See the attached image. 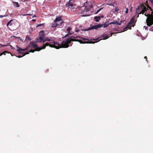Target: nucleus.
I'll return each mask as SVG.
<instances>
[{"mask_svg": "<svg viewBox=\"0 0 153 153\" xmlns=\"http://www.w3.org/2000/svg\"><path fill=\"white\" fill-rule=\"evenodd\" d=\"M78 38L81 39H83L84 40H87L81 36H71L65 40L63 41L61 43H59L54 41V38L53 37H46L43 40L42 39L39 37L36 39V42H42L43 46L39 47L36 44L31 42L28 47L24 49H22L17 46L16 51H18V54L20 55L18 57H22L26 54H29V52L33 53L35 51H39L42 49H45L46 46H49L50 47L55 48L57 49L61 48H67L69 46V44L71 43V41H75V39Z\"/></svg>", "mask_w": 153, "mask_h": 153, "instance_id": "obj_1", "label": "nucleus"}, {"mask_svg": "<svg viewBox=\"0 0 153 153\" xmlns=\"http://www.w3.org/2000/svg\"><path fill=\"white\" fill-rule=\"evenodd\" d=\"M149 9L145 6L140 5L136 8L135 12V16H137V18L139 16V14H144L146 12H147Z\"/></svg>", "mask_w": 153, "mask_h": 153, "instance_id": "obj_2", "label": "nucleus"}, {"mask_svg": "<svg viewBox=\"0 0 153 153\" xmlns=\"http://www.w3.org/2000/svg\"><path fill=\"white\" fill-rule=\"evenodd\" d=\"M146 12V13L144 14V15L148 17L146 20L147 25L148 26H150L153 24V15H151V14H150V13L147 14V12Z\"/></svg>", "mask_w": 153, "mask_h": 153, "instance_id": "obj_3", "label": "nucleus"}, {"mask_svg": "<svg viewBox=\"0 0 153 153\" xmlns=\"http://www.w3.org/2000/svg\"><path fill=\"white\" fill-rule=\"evenodd\" d=\"M137 18V16H135V15L131 19L130 21L129 22L127 25L126 27L124 28L123 29V31H124L126 30V29L127 28H128L129 26L130 25L133 23H134V20L136 18Z\"/></svg>", "mask_w": 153, "mask_h": 153, "instance_id": "obj_4", "label": "nucleus"}, {"mask_svg": "<svg viewBox=\"0 0 153 153\" xmlns=\"http://www.w3.org/2000/svg\"><path fill=\"white\" fill-rule=\"evenodd\" d=\"M74 1L73 0H69V1L67 3L65 4V6L67 7H72L73 6Z\"/></svg>", "mask_w": 153, "mask_h": 153, "instance_id": "obj_5", "label": "nucleus"}, {"mask_svg": "<svg viewBox=\"0 0 153 153\" xmlns=\"http://www.w3.org/2000/svg\"><path fill=\"white\" fill-rule=\"evenodd\" d=\"M112 35V34L111 33H110L108 34H103L102 35V37L104 38L103 39H106L109 37L111 36Z\"/></svg>", "mask_w": 153, "mask_h": 153, "instance_id": "obj_6", "label": "nucleus"}, {"mask_svg": "<svg viewBox=\"0 0 153 153\" xmlns=\"http://www.w3.org/2000/svg\"><path fill=\"white\" fill-rule=\"evenodd\" d=\"M44 32L43 30H41L39 32V36L43 39L45 37Z\"/></svg>", "mask_w": 153, "mask_h": 153, "instance_id": "obj_7", "label": "nucleus"}, {"mask_svg": "<svg viewBox=\"0 0 153 153\" xmlns=\"http://www.w3.org/2000/svg\"><path fill=\"white\" fill-rule=\"evenodd\" d=\"M87 30V29H82V26H80L78 28H76L75 31V32H77L79 31H81V30L85 31V30Z\"/></svg>", "mask_w": 153, "mask_h": 153, "instance_id": "obj_8", "label": "nucleus"}, {"mask_svg": "<svg viewBox=\"0 0 153 153\" xmlns=\"http://www.w3.org/2000/svg\"><path fill=\"white\" fill-rule=\"evenodd\" d=\"M122 20L120 21V22H118L116 21H115L111 22L109 23V25H112V24H116L119 25H121L122 23Z\"/></svg>", "mask_w": 153, "mask_h": 153, "instance_id": "obj_9", "label": "nucleus"}, {"mask_svg": "<svg viewBox=\"0 0 153 153\" xmlns=\"http://www.w3.org/2000/svg\"><path fill=\"white\" fill-rule=\"evenodd\" d=\"M97 29V25H94L88 28L87 30H85L86 31L89 30H91L96 29Z\"/></svg>", "mask_w": 153, "mask_h": 153, "instance_id": "obj_10", "label": "nucleus"}, {"mask_svg": "<svg viewBox=\"0 0 153 153\" xmlns=\"http://www.w3.org/2000/svg\"><path fill=\"white\" fill-rule=\"evenodd\" d=\"M61 16H58L54 20V22L56 23L58 22L61 21Z\"/></svg>", "mask_w": 153, "mask_h": 153, "instance_id": "obj_11", "label": "nucleus"}, {"mask_svg": "<svg viewBox=\"0 0 153 153\" xmlns=\"http://www.w3.org/2000/svg\"><path fill=\"white\" fill-rule=\"evenodd\" d=\"M87 3V1H86L85 3ZM85 3H84V5H83L81 7V10H82V12H83L84 11H85Z\"/></svg>", "mask_w": 153, "mask_h": 153, "instance_id": "obj_12", "label": "nucleus"}, {"mask_svg": "<svg viewBox=\"0 0 153 153\" xmlns=\"http://www.w3.org/2000/svg\"><path fill=\"white\" fill-rule=\"evenodd\" d=\"M94 19L96 22H98L100 20V17L99 16H95L94 17Z\"/></svg>", "mask_w": 153, "mask_h": 153, "instance_id": "obj_13", "label": "nucleus"}, {"mask_svg": "<svg viewBox=\"0 0 153 153\" xmlns=\"http://www.w3.org/2000/svg\"><path fill=\"white\" fill-rule=\"evenodd\" d=\"M13 3L14 6L16 7H18L20 6L19 5V3L18 2H13Z\"/></svg>", "mask_w": 153, "mask_h": 153, "instance_id": "obj_14", "label": "nucleus"}, {"mask_svg": "<svg viewBox=\"0 0 153 153\" xmlns=\"http://www.w3.org/2000/svg\"><path fill=\"white\" fill-rule=\"evenodd\" d=\"M56 24H53L52 26V27L53 28H55L56 26H58L59 24L56 23Z\"/></svg>", "mask_w": 153, "mask_h": 153, "instance_id": "obj_15", "label": "nucleus"}, {"mask_svg": "<svg viewBox=\"0 0 153 153\" xmlns=\"http://www.w3.org/2000/svg\"><path fill=\"white\" fill-rule=\"evenodd\" d=\"M90 9V7H88L87 6H86L85 7V12H88L89 11Z\"/></svg>", "mask_w": 153, "mask_h": 153, "instance_id": "obj_16", "label": "nucleus"}, {"mask_svg": "<svg viewBox=\"0 0 153 153\" xmlns=\"http://www.w3.org/2000/svg\"><path fill=\"white\" fill-rule=\"evenodd\" d=\"M97 28H101L102 27V24H98L97 25Z\"/></svg>", "mask_w": 153, "mask_h": 153, "instance_id": "obj_17", "label": "nucleus"}, {"mask_svg": "<svg viewBox=\"0 0 153 153\" xmlns=\"http://www.w3.org/2000/svg\"><path fill=\"white\" fill-rule=\"evenodd\" d=\"M71 30V27H68V28L67 29V31H68V33H69L70 34H72L71 33H70V30Z\"/></svg>", "mask_w": 153, "mask_h": 153, "instance_id": "obj_18", "label": "nucleus"}, {"mask_svg": "<svg viewBox=\"0 0 153 153\" xmlns=\"http://www.w3.org/2000/svg\"><path fill=\"white\" fill-rule=\"evenodd\" d=\"M9 44H10V43H7V45H2L1 44H0V48L1 47H4L6 46L7 45H9Z\"/></svg>", "mask_w": 153, "mask_h": 153, "instance_id": "obj_19", "label": "nucleus"}, {"mask_svg": "<svg viewBox=\"0 0 153 153\" xmlns=\"http://www.w3.org/2000/svg\"><path fill=\"white\" fill-rule=\"evenodd\" d=\"M44 24H40L38 25L36 27H41V26H42L43 27H44Z\"/></svg>", "mask_w": 153, "mask_h": 153, "instance_id": "obj_20", "label": "nucleus"}, {"mask_svg": "<svg viewBox=\"0 0 153 153\" xmlns=\"http://www.w3.org/2000/svg\"><path fill=\"white\" fill-rule=\"evenodd\" d=\"M109 25V24H106L105 23L104 24H102V27H104V28H105L107 27Z\"/></svg>", "mask_w": 153, "mask_h": 153, "instance_id": "obj_21", "label": "nucleus"}, {"mask_svg": "<svg viewBox=\"0 0 153 153\" xmlns=\"http://www.w3.org/2000/svg\"><path fill=\"white\" fill-rule=\"evenodd\" d=\"M26 40H28V41H31V39L28 36H27L26 37Z\"/></svg>", "mask_w": 153, "mask_h": 153, "instance_id": "obj_22", "label": "nucleus"}, {"mask_svg": "<svg viewBox=\"0 0 153 153\" xmlns=\"http://www.w3.org/2000/svg\"><path fill=\"white\" fill-rule=\"evenodd\" d=\"M102 8H100V9L98 10L96 12L95 14L98 13L100 11H101L102 10Z\"/></svg>", "mask_w": 153, "mask_h": 153, "instance_id": "obj_23", "label": "nucleus"}, {"mask_svg": "<svg viewBox=\"0 0 153 153\" xmlns=\"http://www.w3.org/2000/svg\"><path fill=\"white\" fill-rule=\"evenodd\" d=\"M125 8L126 10L125 12L126 14H127L128 10V8H126V7H125Z\"/></svg>", "mask_w": 153, "mask_h": 153, "instance_id": "obj_24", "label": "nucleus"}, {"mask_svg": "<svg viewBox=\"0 0 153 153\" xmlns=\"http://www.w3.org/2000/svg\"><path fill=\"white\" fill-rule=\"evenodd\" d=\"M12 20H10L9 21L7 24V26H8V25L12 21Z\"/></svg>", "mask_w": 153, "mask_h": 153, "instance_id": "obj_25", "label": "nucleus"}, {"mask_svg": "<svg viewBox=\"0 0 153 153\" xmlns=\"http://www.w3.org/2000/svg\"><path fill=\"white\" fill-rule=\"evenodd\" d=\"M115 12H118V11L119 10L118 8L117 7H116L114 8Z\"/></svg>", "mask_w": 153, "mask_h": 153, "instance_id": "obj_26", "label": "nucleus"}, {"mask_svg": "<svg viewBox=\"0 0 153 153\" xmlns=\"http://www.w3.org/2000/svg\"><path fill=\"white\" fill-rule=\"evenodd\" d=\"M107 5H109L110 6H114V5L113 4H112L111 3H108L107 4Z\"/></svg>", "mask_w": 153, "mask_h": 153, "instance_id": "obj_27", "label": "nucleus"}, {"mask_svg": "<svg viewBox=\"0 0 153 153\" xmlns=\"http://www.w3.org/2000/svg\"><path fill=\"white\" fill-rule=\"evenodd\" d=\"M17 38L18 39L19 41L23 42L22 39L20 37H18Z\"/></svg>", "mask_w": 153, "mask_h": 153, "instance_id": "obj_28", "label": "nucleus"}, {"mask_svg": "<svg viewBox=\"0 0 153 153\" xmlns=\"http://www.w3.org/2000/svg\"><path fill=\"white\" fill-rule=\"evenodd\" d=\"M63 21H61L60 22H59V25L58 26H61L62 25V23H63Z\"/></svg>", "mask_w": 153, "mask_h": 153, "instance_id": "obj_29", "label": "nucleus"}, {"mask_svg": "<svg viewBox=\"0 0 153 153\" xmlns=\"http://www.w3.org/2000/svg\"><path fill=\"white\" fill-rule=\"evenodd\" d=\"M149 30L153 31V26H152L149 29Z\"/></svg>", "mask_w": 153, "mask_h": 153, "instance_id": "obj_30", "label": "nucleus"}, {"mask_svg": "<svg viewBox=\"0 0 153 153\" xmlns=\"http://www.w3.org/2000/svg\"><path fill=\"white\" fill-rule=\"evenodd\" d=\"M7 53V52H4L3 53H1L0 54V56H1L3 54H4V55H5V53Z\"/></svg>", "mask_w": 153, "mask_h": 153, "instance_id": "obj_31", "label": "nucleus"}, {"mask_svg": "<svg viewBox=\"0 0 153 153\" xmlns=\"http://www.w3.org/2000/svg\"><path fill=\"white\" fill-rule=\"evenodd\" d=\"M144 28H145L146 30H148V28L147 27H146V26H144Z\"/></svg>", "mask_w": 153, "mask_h": 153, "instance_id": "obj_32", "label": "nucleus"}, {"mask_svg": "<svg viewBox=\"0 0 153 153\" xmlns=\"http://www.w3.org/2000/svg\"><path fill=\"white\" fill-rule=\"evenodd\" d=\"M89 16V15H83L82 16V17H85V16Z\"/></svg>", "mask_w": 153, "mask_h": 153, "instance_id": "obj_33", "label": "nucleus"}, {"mask_svg": "<svg viewBox=\"0 0 153 153\" xmlns=\"http://www.w3.org/2000/svg\"><path fill=\"white\" fill-rule=\"evenodd\" d=\"M132 9H133V7H131L130 8V11L131 12L132 11Z\"/></svg>", "mask_w": 153, "mask_h": 153, "instance_id": "obj_34", "label": "nucleus"}, {"mask_svg": "<svg viewBox=\"0 0 153 153\" xmlns=\"http://www.w3.org/2000/svg\"><path fill=\"white\" fill-rule=\"evenodd\" d=\"M2 16V15H0V18H2L3 17H5V16Z\"/></svg>", "mask_w": 153, "mask_h": 153, "instance_id": "obj_35", "label": "nucleus"}, {"mask_svg": "<svg viewBox=\"0 0 153 153\" xmlns=\"http://www.w3.org/2000/svg\"><path fill=\"white\" fill-rule=\"evenodd\" d=\"M100 17V18H103L104 17V16L103 15H102L101 16H99Z\"/></svg>", "mask_w": 153, "mask_h": 153, "instance_id": "obj_36", "label": "nucleus"}, {"mask_svg": "<svg viewBox=\"0 0 153 153\" xmlns=\"http://www.w3.org/2000/svg\"><path fill=\"white\" fill-rule=\"evenodd\" d=\"M93 7V5H90L89 6V7H90V8Z\"/></svg>", "mask_w": 153, "mask_h": 153, "instance_id": "obj_37", "label": "nucleus"}, {"mask_svg": "<svg viewBox=\"0 0 153 153\" xmlns=\"http://www.w3.org/2000/svg\"><path fill=\"white\" fill-rule=\"evenodd\" d=\"M9 45L10 46L11 49H13V46L12 45Z\"/></svg>", "mask_w": 153, "mask_h": 153, "instance_id": "obj_38", "label": "nucleus"}, {"mask_svg": "<svg viewBox=\"0 0 153 153\" xmlns=\"http://www.w3.org/2000/svg\"><path fill=\"white\" fill-rule=\"evenodd\" d=\"M32 21L33 22H35V21H36V20H35V19H32Z\"/></svg>", "mask_w": 153, "mask_h": 153, "instance_id": "obj_39", "label": "nucleus"}, {"mask_svg": "<svg viewBox=\"0 0 153 153\" xmlns=\"http://www.w3.org/2000/svg\"><path fill=\"white\" fill-rule=\"evenodd\" d=\"M149 8L150 9V10H151V11H152V9H151V8H150V7H149Z\"/></svg>", "mask_w": 153, "mask_h": 153, "instance_id": "obj_40", "label": "nucleus"}, {"mask_svg": "<svg viewBox=\"0 0 153 153\" xmlns=\"http://www.w3.org/2000/svg\"><path fill=\"white\" fill-rule=\"evenodd\" d=\"M36 17V16L35 15H34L33 16V17Z\"/></svg>", "mask_w": 153, "mask_h": 153, "instance_id": "obj_41", "label": "nucleus"}, {"mask_svg": "<svg viewBox=\"0 0 153 153\" xmlns=\"http://www.w3.org/2000/svg\"><path fill=\"white\" fill-rule=\"evenodd\" d=\"M14 38H17V37H17L15 36H14Z\"/></svg>", "mask_w": 153, "mask_h": 153, "instance_id": "obj_42", "label": "nucleus"}, {"mask_svg": "<svg viewBox=\"0 0 153 153\" xmlns=\"http://www.w3.org/2000/svg\"><path fill=\"white\" fill-rule=\"evenodd\" d=\"M67 36H68V35H66L65 36V37H67Z\"/></svg>", "mask_w": 153, "mask_h": 153, "instance_id": "obj_43", "label": "nucleus"}, {"mask_svg": "<svg viewBox=\"0 0 153 153\" xmlns=\"http://www.w3.org/2000/svg\"><path fill=\"white\" fill-rule=\"evenodd\" d=\"M145 58L146 59V60L147 61V58Z\"/></svg>", "mask_w": 153, "mask_h": 153, "instance_id": "obj_44", "label": "nucleus"}, {"mask_svg": "<svg viewBox=\"0 0 153 153\" xmlns=\"http://www.w3.org/2000/svg\"><path fill=\"white\" fill-rule=\"evenodd\" d=\"M151 13V14H153V13L152 12Z\"/></svg>", "mask_w": 153, "mask_h": 153, "instance_id": "obj_45", "label": "nucleus"}, {"mask_svg": "<svg viewBox=\"0 0 153 153\" xmlns=\"http://www.w3.org/2000/svg\"><path fill=\"white\" fill-rule=\"evenodd\" d=\"M144 57L146 58V57H147L146 56H145Z\"/></svg>", "mask_w": 153, "mask_h": 153, "instance_id": "obj_46", "label": "nucleus"}, {"mask_svg": "<svg viewBox=\"0 0 153 153\" xmlns=\"http://www.w3.org/2000/svg\"><path fill=\"white\" fill-rule=\"evenodd\" d=\"M70 46H71V44H70Z\"/></svg>", "mask_w": 153, "mask_h": 153, "instance_id": "obj_47", "label": "nucleus"}]
</instances>
